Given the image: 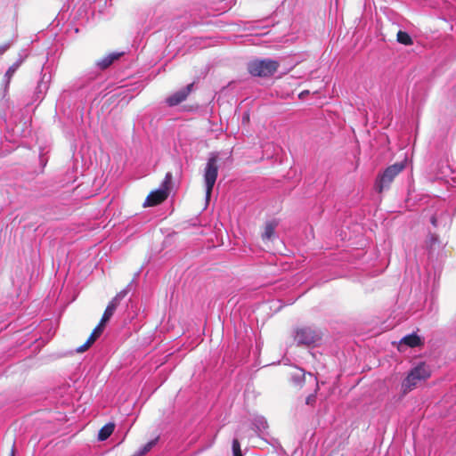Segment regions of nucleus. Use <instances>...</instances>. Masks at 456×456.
Here are the masks:
<instances>
[{"instance_id":"f257e3e1","label":"nucleus","mask_w":456,"mask_h":456,"mask_svg":"<svg viewBox=\"0 0 456 456\" xmlns=\"http://www.w3.org/2000/svg\"><path fill=\"white\" fill-rule=\"evenodd\" d=\"M77 89L86 98H95L104 90L103 76L94 74L85 77L77 85Z\"/></svg>"},{"instance_id":"f03ea898","label":"nucleus","mask_w":456,"mask_h":456,"mask_svg":"<svg viewBox=\"0 0 456 456\" xmlns=\"http://www.w3.org/2000/svg\"><path fill=\"white\" fill-rule=\"evenodd\" d=\"M280 67L279 61L273 59H254L248 62L247 69L253 77H268Z\"/></svg>"},{"instance_id":"7ed1b4c3","label":"nucleus","mask_w":456,"mask_h":456,"mask_svg":"<svg viewBox=\"0 0 456 456\" xmlns=\"http://www.w3.org/2000/svg\"><path fill=\"white\" fill-rule=\"evenodd\" d=\"M431 375L429 365L426 362H419L414 366L408 373L406 378L403 380L402 387L403 392L412 390L419 382L428 379Z\"/></svg>"},{"instance_id":"20e7f679","label":"nucleus","mask_w":456,"mask_h":456,"mask_svg":"<svg viewBox=\"0 0 456 456\" xmlns=\"http://www.w3.org/2000/svg\"><path fill=\"white\" fill-rule=\"evenodd\" d=\"M218 153L212 152L208 159L206 167L204 168V183L206 189V200H209L215 183L218 176Z\"/></svg>"},{"instance_id":"39448f33","label":"nucleus","mask_w":456,"mask_h":456,"mask_svg":"<svg viewBox=\"0 0 456 456\" xmlns=\"http://www.w3.org/2000/svg\"><path fill=\"white\" fill-rule=\"evenodd\" d=\"M403 163H395L387 167L376 178L375 190L379 193L385 190H388L394 179L403 170Z\"/></svg>"},{"instance_id":"423d86ee","label":"nucleus","mask_w":456,"mask_h":456,"mask_svg":"<svg viewBox=\"0 0 456 456\" xmlns=\"http://www.w3.org/2000/svg\"><path fill=\"white\" fill-rule=\"evenodd\" d=\"M321 333L312 327H301L296 330L294 339L297 346H312L321 340Z\"/></svg>"},{"instance_id":"0eeeda50","label":"nucleus","mask_w":456,"mask_h":456,"mask_svg":"<svg viewBox=\"0 0 456 456\" xmlns=\"http://www.w3.org/2000/svg\"><path fill=\"white\" fill-rule=\"evenodd\" d=\"M134 281L133 280L131 282L127 284V286L119 291L112 299L109 302L102 316L100 321L101 323L106 326L107 322L110 320L112 315L114 314L118 304L120 301L134 289Z\"/></svg>"},{"instance_id":"6e6552de","label":"nucleus","mask_w":456,"mask_h":456,"mask_svg":"<svg viewBox=\"0 0 456 456\" xmlns=\"http://www.w3.org/2000/svg\"><path fill=\"white\" fill-rule=\"evenodd\" d=\"M52 80L50 67L45 63L41 69V77L34 92L35 102H41L46 94Z\"/></svg>"},{"instance_id":"1a4fd4ad","label":"nucleus","mask_w":456,"mask_h":456,"mask_svg":"<svg viewBox=\"0 0 456 456\" xmlns=\"http://www.w3.org/2000/svg\"><path fill=\"white\" fill-rule=\"evenodd\" d=\"M192 88L193 83L189 84L186 86L177 90L166 99L167 104L170 107L177 106L178 104L186 100V98L191 92Z\"/></svg>"},{"instance_id":"9d476101","label":"nucleus","mask_w":456,"mask_h":456,"mask_svg":"<svg viewBox=\"0 0 456 456\" xmlns=\"http://www.w3.org/2000/svg\"><path fill=\"white\" fill-rule=\"evenodd\" d=\"M169 191L166 188L159 187L152 191L143 203L144 207H153L160 204L168 197Z\"/></svg>"},{"instance_id":"9b49d317","label":"nucleus","mask_w":456,"mask_h":456,"mask_svg":"<svg viewBox=\"0 0 456 456\" xmlns=\"http://www.w3.org/2000/svg\"><path fill=\"white\" fill-rule=\"evenodd\" d=\"M252 426L258 436L262 438V435L268 428V423L264 416L256 415L252 419Z\"/></svg>"},{"instance_id":"f8f14e48","label":"nucleus","mask_w":456,"mask_h":456,"mask_svg":"<svg viewBox=\"0 0 456 456\" xmlns=\"http://www.w3.org/2000/svg\"><path fill=\"white\" fill-rule=\"evenodd\" d=\"M423 344L422 338L418 336L415 332L404 336L400 340V346H407L409 347H416Z\"/></svg>"},{"instance_id":"ddd939ff","label":"nucleus","mask_w":456,"mask_h":456,"mask_svg":"<svg viewBox=\"0 0 456 456\" xmlns=\"http://www.w3.org/2000/svg\"><path fill=\"white\" fill-rule=\"evenodd\" d=\"M121 55H123V53H110L106 56L102 57V59L98 60L95 64L99 69H105L108 67H110L113 63V61L118 60Z\"/></svg>"},{"instance_id":"4468645a","label":"nucleus","mask_w":456,"mask_h":456,"mask_svg":"<svg viewBox=\"0 0 456 456\" xmlns=\"http://www.w3.org/2000/svg\"><path fill=\"white\" fill-rule=\"evenodd\" d=\"M17 70H18L17 65L12 64V66L9 67V69L6 70V72L4 73V75L3 77L2 89H3V97L4 98L5 97L7 92L9 90V86H10L11 80Z\"/></svg>"},{"instance_id":"2eb2a0df","label":"nucleus","mask_w":456,"mask_h":456,"mask_svg":"<svg viewBox=\"0 0 456 456\" xmlns=\"http://www.w3.org/2000/svg\"><path fill=\"white\" fill-rule=\"evenodd\" d=\"M114 428H115V424L114 423L110 422V423L105 424L99 430L98 440L99 441H105V440H107L111 436V434L113 433Z\"/></svg>"},{"instance_id":"dca6fc26","label":"nucleus","mask_w":456,"mask_h":456,"mask_svg":"<svg viewBox=\"0 0 456 456\" xmlns=\"http://www.w3.org/2000/svg\"><path fill=\"white\" fill-rule=\"evenodd\" d=\"M276 224L273 222H269L265 224V232L262 234L263 240H270L274 234Z\"/></svg>"},{"instance_id":"f3484780","label":"nucleus","mask_w":456,"mask_h":456,"mask_svg":"<svg viewBox=\"0 0 456 456\" xmlns=\"http://www.w3.org/2000/svg\"><path fill=\"white\" fill-rule=\"evenodd\" d=\"M397 41L404 45H411L413 40L411 37L406 31L399 30L397 33Z\"/></svg>"},{"instance_id":"a211bd4d","label":"nucleus","mask_w":456,"mask_h":456,"mask_svg":"<svg viewBox=\"0 0 456 456\" xmlns=\"http://www.w3.org/2000/svg\"><path fill=\"white\" fill-rule=\"evenodd\" d=\"M105 328V325L99 322L98 325L94 329L93 332L91 333L90 337L88 338V340L92 343H94L103 332Z\"/></svg>"},{"instance_id":"6ab92c4d","label":"nucleus","mask_w":456,"mask_h":456,"mask_svg":"<svg viewBox=\"0 0 456 456\" xmlns=\"http://www.w3.org/2000/svg\"><path fill=\"white\" fill-rule=\"evenodd\" d=\"M269 444H271L280 454H284L285 451L282 448L281 444L278 441V439L272 437L270 440H266Z\"/></svg>"},{"instance_id":"aec40b11","label":"nucleus","mask_w":456,"mask_h":456,"mask_svg":"<svg viewBox=\"0 0 456 456\" xmlns=\"http://www.w3.org/2000/svg\"><path fill=\"white\" fill-rule=\"evenodd\" d=\"M157 439L151 440L148 442L146 444H144L141 450L138 452L139 456H142L146 454L148 452L151 451V449L156 444Z\"/></svg>"},{"instance_id":"412c9836","label":"nucleus","mask_w":456,"mask_h":456,"mask_svg":"<svg viewBox=\"0 0 456 456\" xmlns=\"http://www.w3.org/2000/svg\"><path fill=\"white\" fill-rule=\"evenodd\" d=\"M319 390V386H318V383H316V387H315V390L314 393L310 394L306 398H305V403L307 405H311V406H314V403H316V394H317V391Z\"/></svg>"},{"instance_id":"4be33fe9","label":"nucleus","mask_w":456,"mask_h":456,"mask_svg":"<svg viewBox=\"0 0 456 456\" xmlns=\"http://www.w3.org/2000/svg\"><path fill=\"white\" fill-rule=\"evenodd\" d=\"M172 177H173L172 173L167 172L165 175V178H164L160 187L166 188V190L169 191Z\"/></svg>"},{"instance_id":"5701e85b","label":"nucleus","mask_w":456,"mask_h":456,"mask_svg":"<svg viewBox=\"0 0 456 456\" xmlns=\"http://www.w3.org/2000/svg\"><path fill=\"white\" fill-rule=\"evenodd\" d=\"M305 372H303V370H300V372H299V373H297V374H294V375L292 376V380H293V382H294L295 384H297V385H301V384L304 382V380H305Z\"/></svg>"},{"instance_id":"b1692460","label":"nucleus","mask_w":456,"mask_h":456,"mask_svg":"<svg viewBox=\"0 0 456 456\" xmlns=\"http://www.w3.org/2000/svg\"><path fill=\"white\" fill-rule=\"evenodd\" d=\"M27 56L28 55L25 53V51H22L21 53H19V58L13 64L17 65V68L19 69L20 67V65L24 62Z\"/></svg>"},{"instance_id":"393cba45","label":"nucleus","mask_w":456,"mask_h":456,"mask_svg":"<svg viewBox=\"0 0 456 456\" xmlns=\"http://www.w3.org/2000/svg\"><path fill=\"white\" fill-rule=\"evenodd\" d=\"M92 344H93V343H92V342H90V341L87 339V340H86V342L84 345H82V346H80L79 347H77L76 351H77V353H83V352L86 351V350L90 347V346H91Z\"/></svg>"},{"instance_id":"a878e982","label":"nucleus","mask_w":456,"mask_h":456,"mask_svg":"<svg viewBox=\"0 0 456 456\" xmlns=\"http://www.w3.org/2000/svg\"><path fill=\"white\" fill-rule=\"evenodd\" d=\"M232 453L241 451L238 438L232 440Z\"/></svg>"},{"instance_id":"bb28decb","label":"nucleus","mask_w":456,"mask_h":456,"mask_svg":"<svg viewBox=\"0 0 456 456\" xmlns=\"http://www.w3.org/2000/svg\"><path fill=\"white\" fill-rule=\"evenodd\" d=\"M11 46V43H6L0 45V56L3 55Z\"/></svg>"},{"instance_id":"cd10ccee","label":"nucleus","mask_w":456,"mask_h":456,"mask_svg":"<svg viewBox=\"0 0 456 456\" xmlns=\"http://www.w3.org/2000/svg\"><path fill=\"white\" fill-rule=\"evenodd\" d=\"M4 106V102H0V119H3V120H4L5 118H6V112L3 109Z\"/></svg>"},{"instance_id":"c85d7f7f","label":"nucleus","mask_w":456,"mask_h":456,"mask_svg":"<svg viewBox=\"0 0 456 456\" xmlns=\"http://www.w3.org/2000/svg\"><path fill=\"white\" fill-rule=\"evenodd\" d=\"M430 223L433 224V226H435V227L437 226V219L435 216H431Z\"/></svg>"},{"instance_id":"c756f323","label":"nucleus","mask_w":456,"mask_h":456,"mask_svg":"<svg viewBox=\"0 0 456 456\" xmlns=\"http://www.w3.org/2000/svg\"><path fill=\"white\" fill-rule=\"evenodd\" d=\"M309 94V91L305 90V91H303L299 94V98H303L305 94Z\"/></svg>"},{"instance_id":"7c9ffc66","label":"nucleus","mask_w":456,"mask_h":456,"mask_svg":"<svg viewBox=\"0 0 456 456\" xmlns=\"http://www.w3.org/2000/svg\"><path fill=\"white\" fill-rule=\"evenodd\" d=\"M233 456H243L241 451L232 453Z\"/></svg>"},{"instance_id":"2f4dec72","label":"nucleus","mask_w":456,"mask_h":456,"mask_svg":"<svg viewBox=\"0 0 456 456\" xmlns=\"http://www.w3.org/2000/svg\"><path fill=\"white\" fill-rule=\"evenodd\" d=\"M243 119H248V115H245V116L243 117Z\"/></svg>"}]
</instances>
